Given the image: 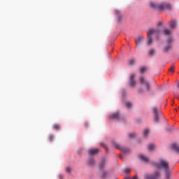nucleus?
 Masks as SVG:
<instances>
[{
    "label": "nucleus",
    "instance_id": "nucleus-1",
    "mask_svg": "<svg viewBox=\"0 0 179 179\" xmlns=\"http://www.w3.org/2000/svg\"><path fill=\"white\" fill-rule=\"evenodd\" d=\"M157 169H162L165 173L166 178H170V166L169 165V161L166 159H160L159 162L155 164Z\"/></svg>",
    "mask_w": 179,
    "mask_h": 179
},
{
    "label": "nucleus",
    "instance_id": "nucleus-2",
    "mask_svg": "<svg viewBox=\"0 0 179 179\" xmlns=\"http://www.w3.org/2000/svg\"><path fill=\"white\" fill-rule=\"evenodd\" d=\"M160 31L159 29H150L147 34H148V41L147 45H152L153 44V39L152 38V36L155 34H159Z\"/></svg>",
    "mask_w": 179,
    "mask_h": 179
},
{
    "label": "nucleus",
    "instance_id": "nucleus-3",
    "mask_svg": "<svg viewBox=\"0 0 179 179\" xmlns=\"http://www.w3.org/2000/svg\"><path fill=\"white\" fill-rule=\"evenodd\" d=\"M139 82H140L141 85H144V86H145V88L148 90V92H149L150 90V83H149V81L148 80H146V78H145V77H143V76L140 77Z\"/></svg>",
    "mask_w": 179,
    "mask_h": 179
},
{
    "label": "nucleus",
    "instance_id": "nucleus-4",
    "mask_svg": "<svg viewBox=\"0 0 179 179\" xmlns=\"http://www.w3.org/2000/svg\"><path fill=\"white\" fill-rule=\"evenodd\" d=\"M160 177H162V173L159 171H157L152 175H145V179H159Z\"/></svg>",
    "mask_w": 179,
    "mask_h": 179
},
{
    "label": "nucleus",
    "instance_id": "nucleus-5",
    "mask_svg": "<svg viewBox=\"0 0 179 179\" xmlns=\"http://www.w3.org/2000/svg\"><path fill=\"white\" fill-rule=\"evenodd\" d=\"M150 7L152 8V9H157V10H162V9H163V6H162V4L153 1L150 2Z\"/></svg>",
    "mask_w": 179,
    "mask_h": 179
},
{
    "label": "nucleus",
    "instance_id": "nucleus-6",
    "mask_svg": "<svg viewBox=\"0 0 179 179\" xmlns=\"http://www.w3.org/2000/svg\"><path fill=\"white\" fill-rule=\"evenodd\" d=\"M115 148H117V149H120V150H122V152H123L126 154L129 153L131 152V150H129V148L122 147V146L120 145V144H118V143H115Z\"/></svg>",
    "mask_w": 179,
    "mask_h": 179
},
{
    "label": "nucleus",
    "instance_id": "nucleus-7",
    "mask_svg": "<svg viewBox=\"0 0 179 179\" xmlns=\"http://www.w3.org/2000/svg\"><path fill=\"white\" fill-rule=\"evenodd\" d=\"M135 74L130 76V86L131 87H135L136 86V81H135Z\"/></svg>",
    "mask_w": 179,
    "mask_h": 179
},
{
    "label": "nucleus",
    "instance_id": "nucleus-8",
    "mask_svg": "<svg viewBox=\"0 0 179 179\" xmlns=\"http://www.w3.org/2000/svg\"><path fill=\"white\" fill-rule=\"evenodd\" d=\"M152 111L154 113V121L155 122H159V115H157V108H152Z\"/></svg>",
    "mask_w": 179,
    "mask_h": 179
},
{
    "label": "nucleus",
    "instance_id": "nucleus-9",
    "mask_svg": "<svg viewBox=\"0 0 179 179\" xmlns=\"http://www.w3.org/2000/svg\"><path fill=\"white\" fill-rule=\"evenodd\" d=\"M161 6H162V10H164V9H171V4L169 3H162Z\"/></svg>",
    "mask_w": 179,
    "mask_h": 179
},
{
    "label": "nucleus",
    "instance_id": "nucleus-10",
    "mask_svg": "<svg viewBox=\"0 0 179 179\" xmlns=\"http://www.w3.org/2000/svg\"><path fill=\"white\" fill-rule=\"evenodd\" d=\"M100 152V150L98 148L96 149H91L89 150L88 153L89 155H97Z\"/></svg>",
    "mask_w": 179,
    "mask_h": 179
},
{
    "label": "nucleus",
    "instance_id": "nucleus-11",
    "mask_svg": "<svg viewBox=\"0 0 179 179\" xmlns=\"http://www.w3.org/2000/svg\"><path fill=\"white\" fill-rule=\"evenodd\" d=\"M145 40V38H143V36H138V38H136L135 41H136V44L137 45H141V43Z\"/></svg>",
    "mask_w": 179,
    "mask_h": 179
},
{
    "label": "nucleus",
    "instance_id": "nucleus-12",
    "mask_svg": "<svg viewBox=\"0 0 179 179\" xmlns=\"http://www.w3.org/2000/svg\"><path fill=\"white\" fill-rule=\"evenodd\" d=\"M139 158H140V160H141V162H144V163L149 162V158L148 157H146L145 155H141L139 156Z\"/></svg>",
    "mask_w": 179,
    "mask_h": 179
},
{
    "label": "nucleus",
    "instance_id": "nucleus-13",
    "mask_svg": "<svg viewBox=\"0 0 179 179\" xmlns=\"http://www.w3.org/2000/svg\"><path fill=\"white\" fill-rule=\"evenodd\" d=\"M110 120H119L120 119V113H115L112 115L109 116Z\"/></svg>",
    "mask_w": 179,
    "mask_h": 179
},
{
    "label": "nucleus",
    "instance_id": "nucleus-14",
    "mask_svg": "<svg viewBox=\"0 0 179 179\" xmlns=\"http://www.w3.org/2000/svg\"><path fill=\"white\" fill-rule=\"evenodd\" d=\"M171 148H172L173 150L176 152V153H179V145H178V144L173 143L171 145Z\"/></svg>",
    "mask_w": 179,
    "mask_h": 179
},
{
    "label": "nucleus",
    "instance_id": "nucleus-15",
    "mask_svg": "<svg viewBox=\"0 0 179 179\" xmlns=\"http://www.w3.org/2000/svg\"><path fill=\"white\" fill-rule=\"evenodd\" d=\"M177 23L176 22V21L172 20L169 22V27H171V29H175Z\"/></svg>",
    "mask_w": 179,
    "mask_h": 179
},
{
    "label": "nucleus",
    "instance_id": "nucleus-16",
    "mask_svg": "<svg viewBox=\"0 0 179 179\" xmlns=\"http://www.w3.org/2000/svg\"><path fill=\"white\" fill-rule=\"evenodd\" d=\"M115 13L116 16H117L118 22H121L122 17H121V13H120V10H115Z\"/></svg>",
    "mask_w": 179,
    "mask_h": 179
},
{
    "label": "nucleus",
    "instance_id": "nucleus-17",
    "mask_svg": "<svg viewBox=\"0 0 179 179\" xmlns=\"http://www.w3.org/2000/svg\"><path fill=\"white\" fill-rule=\"evenodd\" d=\"M155 54H156V50L155 49H150L148 51V55H150V57H153Z\"/></svg>",
    "mask_w": 179,
    "mask_h": 179
},
{
    "label": "nucleus",
    "instance_id": "nucleus-18",
    "mask_svg": "<svg viewBox=\"0 0 179 179\" xmlns=\"http://www.w3.org/2000/svg\"><path fill=\"white\" fill-rule=\"evenodd\" d=\"M53 129H56V131H59V129H61V126L58 124H55L52 126Z\"/></svg>",
    "mask_w": 179,
    "mask_h": 179
},
{
    "label": "nucleus",
    "instance_id": "nucleus-19",
    "mask_svg": "<svg viewBox=\"0 0 179 179\" xmlns=\"http://www.w3.org/2000/svg\"><path fill=\"white\" fill-rule=\"evenodd\" d=\"M155 148V144H151L148 145V150L152 151V150H154Z\"/></svg>",
    "mask_w": 179,
    "mask_h": 179
},
{
    "label": "nucleus",
    "instance_id": "nucleus-20",
    "mask_svg": "<svg viewBox=\"0 0 179 179\" xmlns=\"http://www.w3.org/2000/svg\"><path fill=\"white\" fill-rule=\"evenodd\" d=\"M170 48H171V46L170 45L166 46V47L163 49L164 52H167L168 51H169Z\"/></svg>",
    "mask_w": 179,
    "mask_h": 179
},
{
    "label": "nucleus",
    "instance_id": "nucleus-21",
    "mask_svg": "<svg viewBox=\"0 0 179 179\" xmlns=\"http://www.w3.org/2000/svg\"><path fill=\"white\" fill-rule=\"evenodd\" d=\"M94 159L93 158H91L89 159V165L90 166H94Z\"/></svg>",
    "mask_w": 179,
    "mask_h": 179
},
{
    "label": "nucleus",
    "instance_id": "nucleus-22",
    "mask_svg": "<svg viewBox=\"0 0 179 179\" xmlns=\"http://www.w3.org/2000/svg\"><path fill=\"white\" fill-rule=\"evenodd\" d=\"M146 71H147V69H146V67H145V66H143V67H141V68H140V72H141V73H144V72H146Z\"/></svg>",
    "mask_w": 179,
    "mask_h": 179
},
{
    "label": "nucleus",
    "instance_id": "nucleus-23",
    "mask_svg": "<svg viewBox=\"0 0 179 179\" xmlns=\"http://www.w3.org/2000/svg\"><path fill=\"white\" fill-rule=\"evenodd\" d=\"M105 164H106V161L102 160L101 162L99 164L100 169H103Z\"/></svg>",
    "mask_w": 179,
    "mask_h": 179
},
{
    "label": "nucleus",
    "instance_id": "nucleus-24",
    "mask_svg": "<svg viewBox=\"0 0 179 179\" xmlns=\"http://www.w3.org/2000/svg\"><path fill=\"white\" fill-rule=\"evenodd\" d=\"M55 136L52 134H50L48 136V139L50 141V142H52L54 141Z\"/></svg>",
    "mask_w": 179,
    "mask_h": 179
},
{
    "label": "nucleus",
    "instance_id": "nucleus-25",
    "mask_svg": "<svg viewBox=\"0 0 179 179\" xmlns=\"http://www.w3.org/2000/svg\"><path fill=\"white\" fill-rule=\"evenodd\" d=\"M164 34H165V36H169L171 34L170 30L169 29H164Z\"/></svg>",
    "mask_w": 179,
    "mask_h": 179
},
{
    "label": "nucleus",
    "instance_id": "nucleus-26",
    "mask_svg": "<svg viewBox=\"0 0 179 179\" xmlns=\"http://www.w3.org/2000/svg\"><path fill=\"white\" fill-rule=\"evenodd\" d=\"M125 105L127 108H131V107H132V103L131 102H126Z\"/></svg>",
    "mask_w": 179,
    "mask_h": 179
},
{
    "label": "nucleus",
    "instance_id": "nucleus-27",
    "mask_svg": "<svg viewBox=\"0 0 179 179\" xmlns=\"http://www.w3.org/2000/svg\"><path fill=\"white\" fill-rule=\"evenodd\" d=\"M149 134V129H145L143 131L144 136H148V134Z\"/></svg>",
    "mask_w": 179,
    "mask_h": 179
},
{
    "label": "nucleus",
    "instance_id": "nucleus-28",
    "mask_svg": "<svg viewBox=\"0 0 179 179\" xmlns=\"http://www.w3.org/2000/svg\"><path fill=\"white\" fill-rule=\"evenodd\" d=\"M129 64V65H134L135 64V59H130Z\"/></svg>",
    "mask_w": 179,
    "mask_h": 179
},
{
    "label": "nucleus",
    "instance_id": "nucleus-29",
    "mask_svg": "<svg viewBox=\"0 0 179 179\" xmlns=\"http://www.w3.org/2000/svg\"><path fill=\"white\" fill-rule=\"evenodd\" d=\"M130 172H131V169H129V168L124 169V173H126V174H127V173H130Z\"/></svg>",
    "mask_w": 179,
    "mask_h": 179
},
{
    "label": "nucleus",
    "instance_id": "nucleus-30",
    "mask_svg": "<svg viewBox=\"0 0 179 179\" xmlns=\"http://www.w3.org/2000/svg\"><path fill=\"white\" fill-rule=\"evenodd\" d=\"M129 137L132 139V138H135V134L134 133H131L129 134Z\"/></svg>",
    "mask_w": 179,
    "mask_h": 179
},
{
    "label": "nucleus",
    "instance_id": "nucleus-31",
    "mask_svg": "<svg viewBox=\"0 0 179 179\" xmlns=\"http://www.w3.org/2000/svg\"><path fill=\"white\" fill-rule=\"evenodd\" d=\"M101 146H103V148H105V149H106L107 150V146H106V144L104 143H101Z\"/></svg>",
    "mask_w": 179,
    "mask_h": 179
},
{
    "label": "nucleus",
    "instance_id": "nucleus-32",
    "mask_svg": "<svg viewBox=\"0 0 179 179\" xmlns=\"http://www.w3.org/2000/svg\"><path fill=\"white\" fill-rule=\"evenodd\" d=\"M169 71H171V72L174 73V66H172L171 67V69H169Z\"/></svg>",
    "mask_w": 179,
    "mask_h": 179
},
{
    "label": "nucleus",
    "instance_id": "nucleus-33",
    "mask_svg": "<svg viewBox=\"0 0 179 179\" xmlns=\"http://www.w3.org/2000/svg\"><path fill=\"white\" fill-rule=\"evenodd\" d=\"M66 173H71V169L69 167H67L66 169Z\"/></svg>",
    "mask_w": 179,
    "mask_h": 179
},
{
    "label": "nucleus",
    "instance_id": "nucleus-34",
    "mask_svg": "<svg viewBox=\"0 0 179 179\" xmlns=\"http://www.w3.org/2000/svg\"><path fill=\"white\" fill-rule=\"evenodd\" d=\"M106 176H107V173L103 172V175H102V178H104V177H106Z\"/></svg>",
    "mask_w": 179,
    "mask_h": 179
},
{
    "label": "nucleus",
    "instance_id": "nucleus-35",
    "mask_svg": "<svg viewBox=\"0 0 179 179\" xmlns=\"http://www.w3.org/2000/svg\"><path fill=\"white\" fill-rule=\"evenodd\" d=\"M59 179H64V175H59Z\"/></svg>",
    "mask_w": 179,
    "mask_h": 179
},
{
    "label": "nucleus",
    "instance_id": "nucleus-36",
    "mask_svg": "<svg viewBox=\"0 0 179 179\" xmlns=\"http://www.w3.org/2000/svg\"><path fill=\"white\" fill-rule=\"evenodd\" d=\"M143 92V90H141V89L138 90V93H142Z\"/></svg>",
    "mask_w": 179,
    "mask_h": 179
},
{
    "label": "nucleus",
    "instance_id": "nucleus-37",
    "mask_svg": "<svg viewBox=\"0 0 179 179\" xmlns=\"http://www.w3.org/2000/svg\"><path fill=\"white\" fill-rule=\"evenodd\" d=\"M132 179H138V176H134Z\"/></svg>",
    "mask_w": 179,
    "mask_h": 179
},
{
    "label": "nucleus",
    "instance_id": "nucleus-38",
    "mask_svg": "<svg viewBox=\"0 0 179 179\" xmlns=\"http://www.w3.org/2000/svg\"><path fill=\"white\" fill-rule=\"evenodd\" d=\"M168 43H171V38L168 39Z\"/></svg>",
    "mask_w": 179,
    "mask_h": 179
},
{
    "label": "nucleus",
    "instance_id": "nucleus-39",
    "mask_svg": "<svg viewBox=\"0 0 179 179\" xmlns=\"http://www.w3.org/2000/svg\"><path fill=\"white\" fill-rule=\"evenodd\" d=\"M84 125H85V127H87L88 124H87V123H85Z\"/></svg>",
    "mask_w": 179,
    "mask_h": 179
},
{
    "label": "nucleus",
    "instance_id": "nucleus-40",
    "mask_svg": "<svg viewBox=\"0 0 179 179\" xmlns=\"http://www.w3.org/2000/svg\"><path fill=\"white\" fill-rule=\"evenodd\" d=\"M125 179H131L129 177H126Z\"/></svg>",
    "mask_w": 179,
    "mask_h": 179
}]
</instances>
